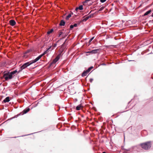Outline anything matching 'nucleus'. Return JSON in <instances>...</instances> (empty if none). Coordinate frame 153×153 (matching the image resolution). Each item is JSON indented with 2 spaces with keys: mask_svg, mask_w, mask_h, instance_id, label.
Masks as SVG:
<instances>
[{
  "mask_svg": "<svg viewBox=\"0 0 153 153\" xmlns=\"http://www.w3.org/2000/svg\"><path fill=\"white\" fill-rule=\"evenodd\" d=\"M142 148L144 150H147L149 149L151 146L150 141H148L142 143L140 145Z\"/></svg>",
  "mask_w": 153,
  "mask_h": 153,
  "instance_id": "f257e3e1",
  "label": "nucleus"
},
{
  "mask_svg": "<svg viewBox=\"0 0 153 153\" xmlns=\"http://www.w3.org/2000/svg\"><path fill=\"white\" fill-rule=\"evenodd\" d=\"M42 56L43 55H40L36 58L35 59L30 61L29 62H26L24 64V66H25V67H27V66L31 65L33 63L36 62L37 61L39 60Z\"/></svg>",
  "mask_w": 153,
  "mask_h": 153,
  "instance_id": "f03ea898",
  "label": "nucleus"
},
{
  "mask_svg": "<svg viewBox=\"0 0 153 153\" xmlns=\"http://www.w3.org/2000/svg\"><path fill=\"white\" fill-rule=\"evenodd\" d=\"M42 56L43 55H40L36 58L35 59L30 61L29 62H26L24 64V66H25V67H27V66L31 65L33 63L36 62L37 61L39 60Z\"/></svg>",
  "mask_w": 153,
  "mask_h": 153,
  "instance_id": "7ed1b4c3",
  "label": "nucleus"
},
{
  "mask_svg": "<svg viewBox=\"0 0 153 153\" xmlns=\"http://www.w3.org/2000/svg\"><path fill=\"white\" fill-rule=\"evenodd\" d=\"M3 77L6 81L10 79L13 78L9 72L4 74L3 75Z\"/></svg>",
  "mask_w": 153,
  "mask_h": 153,
  "instance_id": "20e7f679",
  "label": "nucleus"
},
{
  "mask_svg": "<svg viewBox=\"0 0 153 153\" xmlns=\"http://www.w3.org/2000/svg\"><path fill=\"white\" fill-rule=\"evenodd\" d=\"M137 148V149H138V146H135L131 147L128 149H124L126 151H127L128 152H129V151H130V150L135 149V148Z\"/></svg>",
  "mask_w": 153,
  "mask_h": 153,
  "instance_id": "39448f33",
  "label": "nucleus"
},
{
  "mask_svg": "<svg viewBox=\"0 0 153 153\" xmlns=\"http://www.w3.org/2000/svg\"><path fill=\"white\" fill-rule=\"evenodd\" d=\"M60 54H59L53 60L52 62V63H56L59 59L60 57Z\"/></svg>",
  "mask_w": 153,
  "mask_h": 153,
  "instance_id": "423d86ee",
  "label": "nucleus"
},
{
  "mask_svg": "<svg viewBox=\"0 0 153 153\" xmlns=\"http://www.w3.org/2000/svg\"><path fill=\"white\" fill-rule=\"evenodd\" d=\"M99 49H97L92 50L88 52L87 53H97L98 51H99Z\"/></svg>",
  "mask_w": 153,
  "mask_h": 153,
  "instance_id": "0eeeda50",
  "label": "nucleus"
},
{
  "mask_svg": "<svg viewBox=\"0 0 153 153\" xmlns=\"http://www.w3.org/2000/svg\"><path fill=\"white\" fill-rule=\"evenodd\" d=\"M9 23L10 25L12 26H14L15 25L16 22L13 20H11L9 21Z\"/></svg>",
  "mask_w": 153,
  "mask_h": 153,
  "instance_id": "6e6552de",
  "label": "nucleus"
},
{
  "mask_svg": "<svg viewBox=\"0 0 153 153\" xmlns=\"http://www.w3.org/2000/svg\"><path fill=\"white\" fill-rule=\"evenodd\" d=\"M151 11H152V10H148L143 15V16H144L148 15L151 12Z\"/></svg>",
  "mask_w": 153,
  "mask_h": 153,
  "instance_id": "1a4fd4ad",
  "label": "nucleus"
},
{
  "mask_svg": "<svg viewBox=\"0 0 153 153\" xmlns=\"http://www.w3.org/2000/svg\"><path fill=\"white\" fill-rule=\"evenodd\" d=\"M83 6L82 5H80L79 6V7H76L75 9V10L76 11H77V10H78V9H79L80 10H83Z\"/></svg>",
  "mask_w": 153,
  "mask_h": 153,
  "instance_id": "9d476101",
  "label": "nucleus"
},
{
  "mask_svg": "<svg viewBox=\"0 0 153 153\" xmlns=\"http://www.w3.org/2000/svg\"><path fill=\"white\" fill-rule=\"evenodd\" d=\"M9 97H6L4 100L3 102H4L6 103V102H8L10 101Z\"/></svg>",
  "mask_w": 153,
  "mask_h": 153,
  "instance_id": "9b49d317",
  "label": "nucleus"
},
{
  "mask_svg": "<svg viewBox=\"0 0 153 153\" xmlns=\"http://www.w3.org/2000/svg\"><path fill=\"white\" fill-rule=\"evenodd\" d=\"M88 73L87 72V71L86 70L84 71L82 74V76H86Z\"/></svg>",
  "mask_w": 153,
  "mask_h": 153,
  "instance_id": "f8f14e48",
  "label": "nucleus"
},
{
  "mask_svg": "<svg viewBox=\"0 0 153 153\" xmlns=\"http://www.w3.org/2000/svg\"><path fill=\"white\" fill-rule=\"evenodd\" d=\"M30 110L29 108H27L24 110L23 111V114H25L28 112Z\"/></svg>",
  "mask_w": 153,
  "mask_h": 153,
  "instance_id": "ddd939ff",
  "label": "nucleus"
},
{
  "mask_svg": "<svg viewBox=\"0 0 153 153\" xmlns=\"http://www.w3.org/2000/svg\"><path fill=\"white\" fill-rule=\"evenodd\" d=\"M91 17V15H90L88 16H86L85 17L84 19H83V21H86L87 20H88L89 18Z\"/></svg>",
  "mask_w": 153,
  "mask_h": 153,
  "instance_id": "4468645a",
  "label": "nucleus"
},
{
  "mask_svg": "<svg viewBox=\"0 0 153 153\" xmlns=\"http://www.w3.org/2000/svg\"><path fill=\"white\" fill-rule=\"evenodd\" d=\"M65 24V22L63 20L61 21L59 25L60 26H64Z\"/></svg>",
  "mask_w": 153,
  "mask_h": 153,
  "instance_id": "2eb2a0df",
  "label": "nucleus"
},
{
  "mask_svg": "<svg viewBox=\"0 0 153 153\" xmlns=\"http://www.w3.org/2000/svg\"><path fill=\"white\" fill-rule=\"evenodd\" d=\"M17 72V70H15L14 71H12L10 73V75H11L13 77V75L14 74H16Z\"/></svg>",
  "mask_w": 153,
  "mask_h": 153,
  "instance_id": "dca6fc26",
  "label": "nucleus"
},
{
  "mask_svg": "<svg viewBox=\"0 0 153 153\" xmlns=\"http://www.w3.org/2000/svg\"><path fill=\"white\" fill-rule=\"evenodd\" d=\"M82 107V105H79L76 106V110H80L81 108Z\"/></svg>",
  "mask_w": 153,
  "mask_h": 153,
  "instance_id": "f3484780",
  "label": "nucleus"
},
{
  "mask_svg": "<svg viewBox=\"0 0 153 153\" xmlns=\"http://www.w3.org/2000/svg\"><path fill=\"white\" fill-rule=\"evenodd\" d=\"M26 67H25V66H24V65L23 64L22 65L21 67V70H19V72H18V73H19V72H20L22 70L25 69V68Z\"/></svg>",
  "mask_w": 153,
  "mask_h": 153,
  "instance_id": "a211bd4d",
  "label": "nucleus"
},
{
  "mask_svg": "<svg viewBox=\"0 0 153 153\" xmlns=\"http://www.w3.org/2000/svg\"><path fill=\"white\" fill-rule=\"evenodd\" d=\"M71 16V13L69 14L66 17V19L68 20L70 18Z\"/></svg>",
  "mask_w": 153,
  "mask_h": 153,
  "instance_id": "6ab92c4d",
  "label": "nucleus"
},
{
  "mask_svg": "<svg viewBox=\"0 0 153 153\" xmlns=\"http://www.w3.org/2000/svg\"><path fill=\"white\" fill-rule=\"evenodd\" d=\"M51 47H50L46 51H45L44 53H42V54L41 55H43V56L47 52H48V50L50 49H51Z\"/></svg>",
  "mask_w": 153,
  "mask_h": 153,
  "instance_id": "aec40b11",
  "label": "nucleus"
},
{
  "mask_svg": "<svg viewBox=\"0 0 153 153\" xmlns=\"http://www.w3.org/2000/svg\"><path fill=\"white\" fill-rule=\"evenodd\" d=\"M53 31V29H51L50 30L48 31L47 33L48 34H49L50 33H51Z\"/></svg>",
  "mask_w": 153,
  "mask_h": 153,
  "instance_id": "412c9836",
  "label": "nucleus"
},
{
  "mask_svg": "<svg viewBox=\"0 0 153 153\" xmlns=\"http://www.w3.org/2000/svg\"><path fill=\"white\" fill-rule=\"evenodd\" d=\"M93 68V67H91L90 68H89L86 71H87V72H88V73H89L90 71L91 70V69H92V68Z\"/></svg>",
  "mask_w": 153,
  "mask_h": 153,
  "instance_id": "4be33fe9",
  "label": "nucleus"
},
{
  "mask_svg": "<svg viewBox=\"0 0 153 153\" xmlns=\"http://www.w3.org/2000/svg\"><path fill=\"white\" fill-rule=\"evenodd\" d=\"M63 33L62 31H60L59 33V35L58 36V37H60L61 35Z\"/></svg>",
  "mask_w": 153,
  "mask_h": 153,
  "instance_id": "5701e85b",
  "label": "nucleus"
},
{
  "mask_svg": "<svg viewBox=\"0 0 153 153\" xmlns=\"http://www.w3.org/2000/svg\"><path fill=\"white\" fill-rule=\"evenodd\" d=\"M39 132V131H37V132H36V133H37V132ZM36 133V132H34V133H32L31 134H27V135H23V136H22L23 137V136H26V135H31V134H33L34 133Z\"/></svg>",
  "mask_w": 153,
  "mask_h": 153,
  "instance_id": "b1692460",
  "label": "nucleus"
},
{
  "mask_svg": "<svg viewBox=\"0 0 153 153\" xmlns=\"http://www.w3.org/2000/svg\"><path fill=\"white\" fill-rule=\"evenodd\" d=\"M94 37H93L91 38L89 41V42L90 43L91 42V41L93 40V39H94Z\"/></svg>",
  "mask_w": 153,
  "mask_h": 153,
  "instance_id": "393cba45",
  "label": "nucleus"
},
{
  "mask_svg": "<svg viewBox=\"0 0 153 153\" xmlns=\"http://www.w3.org/2000/svg\"><path fill=\"white\" fill-rule=\"evenodd\" d=\"M106 0H100L101 3H104L106 1Z\"/></svg>",
  "mask_w": 153,
  "mask_h": 153,
  "instance_id": "a878e982",
  "label": "nucleus"
},
{
  "mask_svg": "<svg viewBox=\"0 0 153 153\" xmlns=\"http://www.w3.org/2000/svg\"><path fill=\"white\" fill-rule=\"evenodd\" d=\"M74 27V26L73 25H71L70 26V28L71 29H72V28H73Z\"/></svg>",
  "mask_w": 153,
  "mask_h": 153,
  "instance_id": "bb28decb",
  "label": "nucleus"
},
{
  "mask_svg": "<svg viewBox=\"0 0 153 153\" xmlns=\"http://www.w3.org/2000/svg\"><path fill=\"white\" fill-rule=\"evenodd\" d=\"M56 44H54L53 45V47L54 48L56 47Z\"/></svg>",
  "mask_w": 153,
  "mask_h": 153,
  "instance_id": "cd10ccee",
  "label": "nucleus"
},
{
  "mask_svg": "<svg viewBox=\"0 0 153 153\" xmlns=\"http://www.w3.org/2000/svg\"><path fill=\"white\" fill-rule=\"evenodd\" d=\"M89 80H90V82H93V79L92 78H91V79H90Z\"/></svg>",
  "mask_w": 153,
  "mask_h": 153,
  "instance_id": "c85d7f7f",
  "label": "nucleus"
},
{
  "mask_svg": "<svg viewBox=\"0 0 153 153\" xmlns=\"http://www.w3.org/2000/svg\"><path fill=\"white\" fill-rule=\"evenodd\" d=\"M123 153H131V152H128L125 150Z\"/></svg>",
  "mask_w": 153,
  "mask_h": 153,
  "instance_id": "c756f323",
  "label": "nucleus"
},
{
  "mask_svg": "<svg viewBox=\"0 0 153 153\" xmlns=\"http://www.w3.org/2000/svg\"><path fill=\"white\" fill-rule=\"evenodd\" d=\"M74 27H76L77 26V24H75L73 25Z\"/></svg>",
  "mask_w": 153,
  "mask_h": 153,
  "instance_id": "7c9ffc66",
  "label": "nucleus"
},
{
  "mask_svg": "<svg viewBox=\"0 0 153 153\" xmlns=\"http://www.w3.org/2000/svg\"><path fill=\"white\" fill-rule=\"evenodd\" d=\"M76 127V126H74V125H72L71 127V128L72 129L73 128H74V127Z\"/></svg>",
  "mask_w": 153,
  "mask_h": 153,
  "instance_id": "2f4dec72",
  "label": "nucleus"
},
{
  "mask_svg": "<svg viewBox=\"0 0 153 153\" xmlns=\"http://www.w3.org/2000/svg\"><path fill=\"white\" fill-rule=\"evenodd\" d=\"M67 36V35H64V36L62 35V36H63V38H64V37H65V36Z\"/></svg>",
  "mask_w": 153,
  "mask_h": 153,
  "instance_id": "473e14b6",
  "label": "nucleus"
},
{
  "mask_svg": "<svg viewBox=\"0 0 153 153\" xmlns=\"http://www.w3.org/2000/svg\"><path fill=\"white\" fill-rule=\"evenodd\" d=\"M29 51H27L26 52V53H28L29 52Z\"/></svg>",
  "mask_w": 153,
  "mask_h": 153,
  "instance_id": "72a5a7b5",
  "label": "nucleus"
},
{
  "mask_svg": "<svg viewBox=\"0 0 153 153\" xmlns=\"http://www.w3.org/2000/svg\"><path fill=\"white\" fill-rule=\"evenodd\" d=\"M151 16L153 17V13H152V15H151Z\"/></svg>",
  "mask_w": 153,
  "mask_h": 153,
  "instance_id": "f704fd0d",
  "label": "nucleus"
},
{
  "mask_svg": "<svg viewBox=\"0 0 153 153\" xmlns=\"http://www.w3.org/2000/svg\"><path fill=\"white\" fill-rule=\"evenodd\" d=\"M58 125H56V127H57H57H58V126H58Z\"/></svg>",
  "mask_w": 153,
  "mask_h": 153,
  "instance_id": "c9c22d12",
  "label": "nucleus"
},
{
  "mask_svg": "<svg viewBox=\"0 0 153 153\" xmlns=\"http://www.w3.org/2000/svg\"><path fill=\"white\" fill-rule=\"evenodd\" d=\"M102 153H106V152H103Z\"/></svg>",
  "mask_w": 153,
  "mask_h": 153,
  "instance_id": "e433bc0d",
  "label": "nucleus"
},
{
  "mask_svg": "<svg viewBox=\"0 0 153 153\" xmlns=\"http://www.w3.org/2000/svg\"><path fill=\"white\" fill-rule=\"evenodd\" d=\"M124 139H125V135H124Z\"/></svg>",
  "mask_w": 153,
  "mask_h": 153,
  "instance_id": "4c0bfd02",
  "label": "nucleus"
},
{
  "mask_svg": "<svg viewBox=\"0 0 153 153\" xmlns=\"http://www.w3.org/2000/svg\"><path fill=\"white\" fill-rule=\"evenodd\" d=\"M122 149H124V148L123 147V148H122Z\"/></svg>",
  "mask_w": 153,
  "mask_h": 153,
  "instance_id": "58836bf2",
  "label": "nucleus"
},
{
  "mask_svg": "<svg viewBox=\"0 0 153 153\" xmlns=\"http://www.w3.org/2000/svg\"><path fill=\"white\" fill-rule=\"evenodd\" d=\"M2 123V124H2L3 123Z\"/></svg>",
  "mask_w": 153,
  "mask_h": 153,
  "instance_id": "ea45409f",
  "label": "nucleus"
},
{
  "mask_svg": "<svg viewBox=\"0 0 153 153\" xmlns=\"http://www.w3.org/2000/svg\"><path fill=\"white\" fill-rule=\"evenodd\" d=\"M17 137H15L14 138H16Z\"/></svg>",
  "mask_w": 153,
  "mask_h": 153,
  "instance_id": "a19ab883",
  "label": "nucleus"
},
{
  "mask_svg": "<svg viewBox=\"0 0 153 153\" xmlns=\"http://www.w3.org/2000/svg\"><path fill=\"white\" fill-rule=\"evenodd\" d=\"M137 151H138V150H137Z\"/></svg>",
  "mask_w": 153,
  "mask_h": 153,
  "instance_id": "79ce46f5",
  "label": "nucleus"
}]
</instances>
